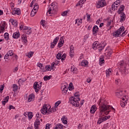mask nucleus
<instances>
[{
    "label": "nucleus",
    "instance_id": "23",
    "mask_svg": "<svg viewBox=\"0 0 129 129\" xmlns=\"http://www.w3.org/2000/svg\"><path fill=\"white\" fill-rule=\"evenodd\" d=\"M20 32L17 31L16 32L13 33L12 37H13V39H19V38H20Z\"/></svg>",
    "mask_w": 129,
    "mask_h": 129
},
{
    "label": "nucleus",
    "instance_id": "43",
    "mask_svg": "<svg viewBox=\"0 0 129 129\" xmlns=\"http://www.w3.org/2000/svg\"><path fill=\"white\" fill-rule=\"evenodd\" d=\"M69 12V10L63 11V12L61 13V16H62V17H67V14H68Z\"/></svg>",
    "mask_w": 129,
    "mask_h": 129
},
{
    "label": "nucleus",
    "instance_id": "9",
    "mask_svg": "<svg viewBox=\"0 0 129 129\" xmlns=\"http://www.w3.org/2000/svg\"><path fill=\"white\" fill-rule=\"evenodd\" d=\"M92 46V48L94 50H96L97 48H104V47H105L104 43H101L99 44L98 41H95Z\"/></svg>",
    "mask_w": 129,
    "mask_h": 129
},
{
    "label": "nucleus",
    "instance_id": "34",
    "mask_svg": "<svg viewBox=\"0 0 129 129\" xmlns=\"http://www.w3.org/2000/svg\"><path fill=\"white\" fill-rule=\"evenodd\" d=\"M111 69H109L106 71V77H109L111 75Z\"/></svg>",
    "mask_w": 129,
    "mask_h": 129
},
{
    "label": "nucleus",
    "instance_id": "8",
    "mask_svg": "<svg viewBox=\"0 0 129 129\" xmlns=\"http://www.w3.org/2000/svg\"><path fill=\"white\" fill-rule=\"evenodd\" d=\"M95 6L97 9L104 8L106 6V1L105 0H99L96 3Z\"/></svg>",
    "mask_w": 129,
    "mask_h": 129
},
{
    "label": "nucleus",
    "instance_id": "33",
    "mask_svg": "<svg viewBox=\"0 0 129 129\" xmlns=\"http://www.w3.org/2000/svg\"><path fill=\"white\" fill-rule=\"evenodd\" d=\"M125 20V15L124 13H121L120 15V22H122Z\"/></svg>",
    "mask_w": 129,
    "mask_h": 129
},
{
    "label": "nucleus",
    "instance_id": "29",
    "mask_svg": "<svg viewBox=\"0 0 129 129\" xmlns=\"http://www.w3.org/2000/svg\"><path fill=\"white\" fill-rule=\"evenodd\" d=\"M63 127H64V126L60 123H57L55 124L54 129H63Z\"/></svg>",
    "mask_w": 129,
    "mask_h": 129
},
{
    "label": "nucleus",
    "instance_id": "58",
    "mask_svg": "<svg viewBox=\"0 0 129 129\" xmlns=\"http://www.w3.org/2000/svg\"><path fill=\"white\" fill-rule=\"evenodd\" d=\"M115 83H116V84H119V83H120V79H116Z\"/></svg>",
    "mask_w": 129,
    "mask_h": 129
},
{
    "label": "nucleus",
    "instance_id": "1",
    "mask_svg": "<svg viewBox=\"0 0 129 129\" xmlns=\"http://www.w3.org/2000/svg\"><path fill=\"white\" fill-rule=\"evenodd\" d=\"M98 105L99 106V118L97 121V124H101L103 121L107 120L110 118L109 115L104 116V114L107 115L110 111H115V109L112 106L108 105V102L104 98H101L98 101ZM104 116V117H102Z\"/></svg>",
    "mask_w": 129,
    "mask_h": 129
},
{
    "label": "nucleus",
    "instance_id": "52",
    "mask_svg": "<svg viewBox=\"0 0 129 129\" xmlns=\"http://www.w3.org/2000/svg\"><path fill=\"white\" fill-rule=\"evenodd\" d=\"M55 66H56L55 64V62H52L51 63V65L50 66H51V70H52V69L53 71L55 70Z\"/></svg>",
    "mask_w": 129,
    "mask_h": 129
},
{
    "label": "nucleus",
    "instance_id": "10",
    "mask_svg": "<svg viewBox=\"0 0 129 129\" xmlns=\"http://www.w3.org/2000/svg\"><path fill=\"white\" fill-rule=\"evenodd\" d=\"M33 87L35 92H38L41 88L42 87V82H35L34 83Z\"/></svg>",
    "mask_w": 129,
    "mask_h": 129
},
{
    "label": "nucleus",
    "instance_id": "50",
    "mask_svg": "<svg viewBox=\"0 0 129 129\" xmlns=\"http://www.w3.org/2000/svg\"><path fill=\"white\" fill-rule=\"evenodd\" d=\"M50 79H51L50 76H46L44 77V80L45 81H47V80H50Z\"/></svg>",
    "mask_w": 129,
    "mask_h": 129
},
{
    "label": "nucleus",
    "instance_id": "7",
    "mask_svg": "<svg viewBox=\"0 0 129 129\" xmlns=\"http://www.w3.org/2000/svg\"><path fill=\"white\" fill-rule=\"evenodd\" d=\"M79 98L72 96L70 98V102L74 106H79Z\"/></svg>",
    "mask_w": 129,
    "mask_h": 129
},
{
    "label": "nucleus",
    "instance_id": "11",
    "mask_svg": "<svg viewBox=\"0 0 129 129\" xmlns=\"http://www.w3.org/2000/svg\"><path fill=\"white\" fill-rule=\"evenodd\" d=\"M6 27H7V23L6 22H2L1 24H0V34L4 33Z\"/></svg>",
    "mask_w": 129,
    "mask_h": 129
},
{
    "label": "nucleus",
    "instance_id": "63",
    "mask_svg": "<svg viewBox=\"0 0 129 129\" xmlns=\"http://www.w3.org/2000/svg\"><path fill=\"white\" fill-rule=\"evenodd\" d=\"M45 129H50V124L47 123L46 124Z\"/></svg>",
    "mask_w": 129,
    "mask_h": 129
},
{
    "label": "nucleus",
    "instance_id": "12",
    "mask_svg": "<svg viewBox=\"0 0 129 129\" xmlns=\"http://www.w3.org/2000/svg\"><path fill=\"white\" fill-rule=\"evenodd\" d=\"M59 39H60V37L59 36H57L55 38V39H53V42L51 43L50 48L53 49L54 47L57 45V43H58V41H59Z\"/></svg>",
    "mask_w": 129,
    "mask_h": 129
},
{
    "label": "nucleus",
    "instance_id": "64",
    "mask_svg": "<svg viewBox=\"0 0 129 129\" xmlns=\"http://www.w3.org/2000/svg\"><path fill=\"white\" fill-rule=\"evenodd\" d=\"M9 56H10V55H8V54L7 53V54L5 55V57H4V59H5L6 60L9 59Z\"/></svg>",
    "mask_w": 129,
    "mask_h": 129
},
{
    "label": "nucleus",
    "instance_id": "55",
    "mask_svg": "<svg viewBox=\"0 0 129 129\" xmlns=\"http://www.w3.org/2000/svg\"><path fill=\"white\" fill-rule=\"evenodd\" d=\"M61 104V101H58L55 103V106L57 107V106H58Z\"/></svg>",
    "mask_w": 129,
    "mask_h": 129
},
{
    "label": "nucleus",
    "instance_id": "59",
    "mask_svg": "<svg viewBox=\"0 0 129 129\" xmlns=\"http://www.w3.org/2000/svg\"><path fill=\"white\" fill-rule=\"evenodd\" d=\"M104 63V59L102 58L100 59V65H102V64H103Z\"/></svg>",
    "mask_w": 129,
    "mask_h": 129
},
{
    "label": "nucleus",
    "instance_id": "62",
    "mask_svg": "<svg viewBox=\"0 0 129 129\" xmlns=\"http://www.w3.org/2000/svg\"><path fill=\"white\" fill-rule=\"evenodd\" d=\"M75 96V98H79V93H76L74 94Z\"/></svg>",
    "mask_w": 129,
    "mask_h": 129
},
{
    "label": "nucleus",
    "instance_id": "22",
    "mask_svg": "<svg viewBox=\"0 0 129 129\" xmlns=\"http://www.w3.org/2000/svg\"><path fill=\"white\" fill-rule=\"evenodd\" d=\"M111 23H112V20L111 19L107 21L106 27L108 31L111 29Z\"/></svg>",
    "mask_w": 129,
    "mask_h": 129
},
{
    "label": "nucleus",
    "instance_id": "61",
    "mask_svg": "<svg viewBox=\"0 0 129 129\" xmlns=\"http://www.w3.org/2000/svg\"><path fill=\"white\" fill-rule=\"evenodd\" d=\"M123 64H124L123 60H122L118 63V64L120 65V66H123Z\"/></svg>",
    "mask_w": 129,
    "mask_h": 129
},
{
    "label": "nucleus",
    "instance_id": "45",
    "mask_svg": "<svg viewBox=\"0 0 129 129\" xmlns=\"http://www.w3.org/2000/svg\"><path fill=\"white\" fill-rule=\"evenodd\" d=\"M117 8H118V6L115 5L114 4L112 5V11H116L117 10Z\"/></svg>",
    "mask_w": 129,
    "mask_h": 129
},
{
    "label": "nucleus",
    "instance_id": "53",
    "mask_svg": "<svg viewBox=\"0 0 129 129\" xmlns=\"http://www.w3.org/2000/svg\"><path fill=\"white\" fill-rule=\"evenodd\" d=\"M18 84H19V85H23V84H24V81H23V80L22 79H20L18 81Z\"/></svg>",
    "mask_w": 129,
    "mask_h": 129
},
{
    "label": "nucleus",
    "instance_id": "21",
    "mask_svg": "<svg viewBox=\"0 0 129 129\" xmlns=\"http://www.w3.org/2000/svg\"><path fill=\"white\" fill-rule=\"evenodd\" d=\"M112 54V51L111 50H106V53H105V56L106 57L107 59H109L110 56Z\"/></svg>",
    "mask_w": 129,
    "mask_h": 129
},
{
    "label": "nucleus",
    "instance_id": "57",
    "mask_svg": "<svg viewBox=\"0 0 129 129\" xmlns=\"http://www.w3.org/2000/svg\"><path fill=\"white\" fill-rule=\"evenodd\" d=\"M4 88H5V86L2 85L0 86V92H3V90H4Z\"/></svg>",
    "mask_w": 129,
    "mask_h": 129
},
{
    "label": "nucleus",
    "instance_id": "14",
    "mask_svg": "<svg viewBox=\"0 0 129 129\" xmlns=\"http://www.w3.org/2000/svg\"><path fill=\"white\" fill-rule=\"evenodd\" d=\"M21 38L23 44H24V45H26L27 43H28V40H27V35H26V34H22Z\"/></svg>",
    "mask_w": 129,
    "mask_h": 129
},
{
    "label": "nucleus",
    "instance_id": "28",
    "mask_svg": "<svg viewBox=\"0 0 129 129\" xmlns=\"http://www.w3.org/2000/svg\"><path fill=\"white\" fill-rule=\"evenodd\" d=\"M81 65L84 67H87V66H88V61L87 60H82L81 63Z\"/></svg>",
    "mask_w": 129,
    "mask_h": 129
},
{
    "label": "nucleus",
    "instance_id": "13",
    "mask_svg": "<svg viewBox=\"0 0 129 129\" xmlns=\"http://www.w3.org/2000/svg\"><path fill=\"white\" fill-rule=\"evenodd\" d=\"M24 33L27 35H30L32 33V28L30 27L26 26L23 30Z\"/></svg>",
    "mask_w": 129,
    "mask_h": 129
},
{
    "label": "nucleus",
    "instance_id": "49",
    "mask_svg": "<svg viewBox=\"0 0 129 129\" xmlns=\"http://www.w3.org/2000/svg\"><path fill=\"white\" fill-rule=\"evenodd\" d=\"M66 54L64 53L63 54H62V55L61 56V62H64V60H65V58H66Z\"/></svg>",
    "mask_w": 129,
    "mask_h": 129
},
{
    "label": "nucleus",
    "instance_id": "41",
    "mask_svg": "<svg viewBox=\"0 0 129 129\" xmlns=\"http://www.w3.org/2000/svg\"><path fill=\"white\" fill-rule=\"evenodd\" d=\"M74 89V87L73 86V84L72 83H70L69 86V90L70 91H72Z\"/></svg>",
    "mask_w": 129,
    "mask_h": 129
},
{
    "label": "nucleus",
    "instance_id": "15",
    "mask_svg": "<svg viewBox=\"0 0 129 129\" xmlns=\"http://www.w3.org/2000/svg\"><path fill=\"white\" fill-rule=\"evenodd\" d=\"M10 23H11L13 27H18V20L10 19L9 20Z\"/></svg>",
    "mask_w": 129,
    "mask_h": 129
},
{
    "label": "nucleus",
    "instance_id": "26",
    "mask_svg": "<svg viewBox=\"0 0 129 129\" xmlns=\"http://www.w3.org/2000/svg\"><path fill=\"white\" fill-rule=\"evenodd\" d=\"M70 56H71V58L74 56V47L73 45L71 46Z\"/></svg>",
    "mask_w": 129,
    "mask_h": 129
},
{
    "label": "nucleus",
    "instance_id": "47",
    "mask_svg": "<svg viewBox=\"0 0 129 129\" xmlns=\"http://www.w3.org/2000/svg\"><path fill=\"white\" fill-rule=\"evenodd\" d=\"M62 56V53L61 52H58V54L56 55V58L58 60H60L61 59V57Z\"/></svg>",
    "mask_w": 129,
    "mask_h": 129
},
{
    "label": "nucleus",
    "instance_id": "32",
    "mask_svg": "<svg viewBox=\"0 0 129 129\" xmlns=\"http://www.w3.org/2000/svg\"><path fill=\"white\" fill-rule=\"evenodd\" d=\"M75 24L76 25L77 24V26H80V25L82 24V19L78 18L76 20Z\"/></svg>",
    "mask_w": 129,
    "mask_h": 129
},
{
    "label": "nucleus",
    "instance_id": "20",
    "mask_svg": "<svg viewBox=\"0 0 129 129\" xmlns=\"http://www.w3.org/2000/svg\"><path fill=\"white\" fill-rule=\"evenodd\" d=\"M34 99H35V95L34 94H31L28 97L27 101L28 102H31L32 101H34Z\"/></svg>",
    "mask_w": 129,
    "mask_h": 129
},
{
    "label": "nucleus",
    "instance_id": "17",
    "mask_svg": "<svg viewBox=\"0 0 129 129\" xmlns=\"http://www.w3.org/2000/svg\"><path fill=\"white\" fill-rule=\"evenodd\" d=\"M97 110V106L96 105H93L91 106V109L90 110V113L92 114H94L95 113V111Z\"/></svg>",
    "mask_w": 129,
    "mask_h": 129
},
{
    "label": "nucleus",
    "instance_id": "4",
    "mask_svg": "<svg viewBox=\"0 0 129 129\" xmlns=\"http://www.w3.org/2000/svg\"><path fill=\"white\" fill-rule=\"evenodd\" d=\"M30 7H31V8H33V9L31 12L30 16L31 17H34L35 15L37 14L38 10H39V5L36 3L35 0H33L31 2Z\"/></svg>",
    "mask_w": 129,
    "mask_h": 129
},
{
    "label": "nucleus",
    "instance_id": "56",
    "mask_svg": "<svg viewBox=\"0 0 129 129\" xmlns=\"http://www.w3.org/2000/svg\"><path fill=\"white\" fill-rule=\"evenodd\" d=\"M9 99H10V97L8 96L5 98V99H4V101H5L7 103L9 101Z\"/></svg>",
    "mask_w": 129,
    "mask_h": 129
},
{
    "label": "nucleus",
    "instance_id": "54",
    "mask_svg": "<svg viewBox=\"0 0 129 129\" xmlns=\"http://www.w3.org/2000/svg\"><path fill=\"white\" fill-rule=\"evenodd\" d=\"M18 90V86L17 85H13V91H17Z\"/></svg>",
    "mask_w": 129,
    "mask_h": 129
},
{
    "label": "nucleus",
    "instance_id": "46",
    "mask_svg": "<svg viewBox=\"0 0 129 129\" xmlns=\"http://www.w3.org/2000/svg\"><path fill=\"white\" fill-rule=\"evenodd\" d=\"M40 24H41V26H42V27H43V28H46V21H45L44 20H41L40 22Z\"/></svg>",
    "mask_w": 129,
    "mask_h": 129
},
{
    "label": "nucleus",
    "instance_id": "37",
    "mask_svg": "<svg viewBox=\"0 0 129 129\" xmlns=\"http://www.w3.org/2000/svg\"><path fill=\"white\" fill-rule=\"evenodd\" d=\"M27 26L24 25V24L23 23H20L19 24V29L21 31H24L25 28Z\"/></svg>",
    "mask_w": 129,
    "mask_h": 129
},
{
    "label": "nucleus",
    "instance_id": "42",
    "mask_svg": "<svg viewBox=\"0 0 129 129\" xmlns=\"http://www.w3.org/2000/svg\"><path fill=\"white\" fill-rule=\"evenodd\" d=\"M28 116L29 119H32V118H33V112H28Z\"/></svg>",
    "mask_w": 129,
    "mask_h": 129
},
{
    "label": "nucleus",
    "instance_id": "51",
    "mask_svg": "<svg viewBox=\"0 0 129 129\" xmlns=\"http://www.w3.org/2000/svg\"><path fill=\"white\" fill-rule=\"evenodd\" d=\"M51 109V112L53 111V112H55L57 111V108L56 106H54V107H53Z\"/></svg>",
    "mask_w": 129,
    "mask_h": 129
},
{
    "label": "nucleus",
    "instance_id": "40",
    "mask_svg": "<svg viewBox=\"0 0 129 129\" xmlns=\"http://www.w3.org/2000/svg\"><path fill=\"white\" fill-rule=\"evenodd\" d=\"M113 4L115 6H117V7H119V6H120V4H121V1L119 0H117Z\"/></svg>",
    "mask_w": 129,
    "mask_h": 129
},
{
    "label": "nucleus",
    "instance_id": "35",
    "mask_svg": "<svg viewBox=\"0 0 129 129\" xmlns=\"http://www.w3.org/2000/svg\"><path fill=\"white\" fill-rule=\"evenodd\" d=\"M124 10V6L121 5L120 7L119 8V9L118 10V13L119 14H121L122 12Z\"/></svg>",
    "mask_w": 129,
    "mask_h": 129
},
{
    "label": "nucleus",
    "instance_id": "48",
    "mask_svg": "<svg viewBox=\"0 0 129 129\" xmlns=\"http://www.w3.org/2000/svg\"><path fill=\"white\" fill-rule=\"evenodd\" d=\"M7 54L8 56H11L14 55V52L13 51V50H9Z\"/></svg>",
    "mask_w": 129,
    "mask_h": 129
},
{
    "label": "nucleus",
    "instance_id": "25",
    "mask_svg": "<svg viewBox=\"0 0 129 129\" xmlns=\"http://www.w3.org/2000/svg\"><path fill=\"white\" fill-rule=\"evenodd\" d=\"M61 91L63 94H66L68 91V88L66 87L65 86H62L61 88Z\"/></svg>",
    "mask_w": 129,
    "mask_h": 129
},
{
    "label": "nucleus",
    "instance_id": "30",
    "mask_svg": "<svg viewBox=\"0 0 129 129\" xmlns=\"http://www.w3.org/2000/svg\"><path fill=\"white\" fill-rule=\"evenodd\" d=\"M71 71L72 72H73V73H75V74L78 73V70L77 69V68H75L74 66L72 67L71 69Z\"/></svg>",
    "mask_w": 129,
    "mask_h": 129
},
{
    "label": "nucleus",
    "instance_id": "5",
    "mask_svg": "<svg viewBox=\"0 0 129 129\" xmlns=\"http://www.w3.org/2000/svg\"><path fill=\"white\" fill-rule=\"evenodd\" d=\"M56 13H57V6L55 5V3H52L49 6L46 15L47 16H52V15H54Z\"/></svg>",
    "mask_w": 129,
    "mask_h": 129
},
{
    "label": "nucleus",
    "instance_id": "2",
    "mask_svg": "<svg viewBox=\"0 0 129 129\" xmlns=\"http://www.w3.org/2000/svg\"><path fill=\"white\" fill-rule=\"evenodd\" d=\"M122 91H119L116 93V95L119 98H121V100L120 102V105L122 107H124L125 105H126V103H127V100H128V97L126 95H124L122 97Z\"/></svg>",
    "mask_w": 129,
    "mask_h": 129
},
{
    "label": "nucleus",
    "instance_id": "38",
    "mask_svg": "<svg viewBox=\"0 0 129 129\" xmlns=\"http://www.w3.org/2000/svg\"><path fill=\"white\" fill-rule=\"evenodd\" d=\"M4 38L6 41L10 40V34H9V33L6 32L4 34Z\"/></svg>",
    "mask_w": 129,
    "mask_h": 129
},
{
    "label": "nucleus",
    "instance_id": "39",
    "mask_svg": "<svg viewBox=\"0 0 129 129\" xmlns=\"http://www.w3.org/2000/svg\"><path fill=\"white\" fill-rule=\"evenodd\" d=\"M37 67H39V68H40V71H42V72H43V69H44V67H43V64L38 62L37 63Z\"/></svg>",
    "mask_w": 129,
    "mask_h": 129
},
{
    "label": "nucleus",
    "instance_id": "16",
    "mask_svg": "<svg viewBox=\"0 0 129 129\" xmlns=\"http://www.w3.org/2000/svg\"><path fill=\"white\" fill-rule=\"evenodd\" d=\"M12 15H21V9L20 8H14L12 12Z\"/></svg>",
    "mask_w": 129,
    "mask_h": 129
},
{
    "label": "nucleus",
    "instance_id": "6",
    "mask_svg": "<svg viewBox=\"0 0 129 129\" xmlns=\"http://www.w3.org/2000/svg\"><path fill=\"white\" fill-rule=\"evenodd\" d=\"M42 114H50L52 113L51 106L48 104H44L40 110Z\"/></svg>",
    "mask_w": 129,
    "mask_h": 129
},
{
    "label": "nucleus",
    "instance_id": "18",
    "mask_svg": "<svg viewBox=\"0 0 129 129\" xmlns=\"http://www.w3.org/2000/svg\"><path fill=\"white\" fill-rule=\"evenodd\" d=\"M64 44V36H62L60 38L59 42L57 45V47L58 48H61L62 46H63V44Z\"/></svg>",
    "mask_w": 129,
    "mask_h": 129
},
{
    "label": "nucleus",
    "instance_id": "44",
    "mask_svg": "<svg viewBox=\"0 0 129 129\" xmlns=\"http://www.w3.org/2000/svg\"><path fill=\"white\" fill-rule=\"evenodd\" d=\"M33 55H34V52L30 51L27 53V56L28 58H31V57H33Z\"/></svg>",
    "mask_w": 129,
    "mask_h": 129
},
{
    "label": "nucleus",
    "instance_id": "27",
    "mask_svg": "<svg viewBox=\"0 0 129 129\" xmlns=\"http://www.w3.org/2000/svg\"><path fill=\"white\" fill-rule=\"evenodd\" d=\"M98 32V27L95 25L93 28V35H96Z\"/></svg>",
    "mask_w": 129,
    "mask_h": 129
},
{
    "label": "nucleus",
    "instance_id": "24",
    "mask_svg": "<svg viewBox=\"0 0 129 129\" xmlns=\"http://www.w3.org/2000/svg\"><path fill=\"white\" fill-rule=\"evenodd\" d=\"M40 120L39 119H36L35 120V122L34 123V128L35 129H39V125H40Z\"/></svg>",
    "mask_w": 129,
    "mask_h": 129
},
{
    "label": "nucleus",
    "instance_id": "19",
    "mask_svg": "<svg viewBox=\"0 0 129 129\" xmlns=\"http://www.w3.org/2000/svg\"><path fill=\"white\" fill-rule=\"evenodd\" d=\"M52 70V68L49 64L45 66L43 69H42V72H48V71H51Z\"/></svg>",
    "mask_w": 129,
    "mask_h": 129
},
{
    "label": "nucleus",
    "instance_id": "60",
    "mask_svg": "<svg viewBox=\"0 0 129 129\" xmlns=\"http://www.w3.org/2000/svg\"><path fill=\"white\" fill-rule=\"evenodd\" d=\"M55 66H59L60 65V61L56 60L55 62H54Z\"/></svg>",
    "mask_w": 129,
    "mask_h": 129
},
{
    "label": "nucleus",
    "instance_id": "3",
    "mask_svg": "<svg viewBox=\"0 0 129 129\" xmlns=\"http://www.w3.org/2000/svg\"><path fill=\"white\" fill-rule=\"evenodd\" d=\"M127 34V31H124V27L121 26L118 30L113 33V36L115 38H118V37H124L125 35Z\"/></svg>",
    "mask_w": 129,
    "mask_h": 129
},
{
    "label": "nucleus",
    "instance_id": "31",
    "mask_svg": "<svg viewBox=\"0 0 129 129\" xmlns=\"http://www.w3.org/2000/svg\"><path fill=\"white\" fill-rule=\"evenodd\" d=\"M85 3V0H80L79 3L76 5L77 7H80V8H82L83 4Z\"/></svg>",
    "mask_w": 129,
    "mask_h": 129
},
{
    "label": "nucleus",
    "instance_id": "36",
    "mask_svg": "<svg viewBox=\"0 0 129 129\" xmlns=\"http://www.w3.org/2000/svg\"><path fill=\"white\" fill-rule=\"evenodd\" d=\"M61 120L62 121V123H64V124H67L68 122V120L67 119V117L66 116H63L61 118Z\"/></svg>",
    "mask_w": 129,
    "mask_h": 129
}]
</instances>
